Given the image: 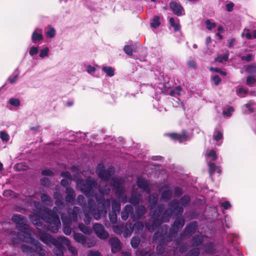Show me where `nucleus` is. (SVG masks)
Returning a JSON list of instances; mask_svg holds the SVG:
<instances>
[{
	"label": "nucleus",
	"mask_w": 256,
	"mask_h": 256,
	"mask_svg": "<svg viewBox=\"0 0 256 256\" xmlns=\"http://www.w3.org/2000/svg\"><path fill=\"white\" fill-rule=\"evenodd\" d=\"M114 169L112 166H110L107 170L104 168L103 164H98L96 167V172L98 176L103 180L100 182L98 186V191L101 196H96V199L98 203L96 206L94 200L90 198L88 203L82 206V209L84 214V221L86 224H88L91 221L92 216L98 220L102 216L106 214L107 210L110 208V200H104V196L108 195L110 191L109 187H108L107 180L114 174Z\"/></svg>",
	"instance_id": "1"
},
{
	"label": "nucleus",
	"mask_w": 256,
	"mask_h": 256,
	"mask_svg": "<svg viewBox=\"0 0 256 256\" xmlns=\"http://www.w3.org/2000/svg\"><path fill=\"white\" fill-rule=\"evenodd\" d=\"M158 200V194L151 195L148 202L151 205L150 215L152 220V224L150 226L146 224V227L148 230L154 231L155 228L160 225L163 222H168L169 218L173 214L176 216L180 215L183 212L182 206L187 204L190 201L188 196H184L180 200V202L176 200H172L170 204V208L166 210L161 216L162 208L158 207L157 210L154 209Z\"/></svg>",
	"instance_id": "2"
},
{
	"label": "nucleus",
	"mask_w": 256,
	"mask_h": 256,
	"mask_svg": "<svg viewBox=\"0 0 256 256\" xmlns=\"http://www.w3.org/2000/svg\"><path fill=\"white\" fill-rule=\"evenodd\" d=\"M62 200V196L60 195V198L56 200L55 201V204L57 206H54L52 212L48 208L42 206L40 202L30 201V202H33L34 206L37 210L36 212L30 216L32 224L36 226H40L42 225L41 220H43L48 224L50 230L54 233H56L60 226V222L58 214L60 212L58 206L64 207Z\"/></svg>",
	"instance_id": "3"
},
{
	"label": "nucleus",
	"mask_w": 256,
	"mask_h": 256,
	"mask_svg": "<svg viewBox=\"0 0 256 256\" xmlns=\"http://www.w3.org/2000/svg\"><path fill=\"white\" fill-rule=\"evenodd\" d=\"M12 220L16 224V226L19 230L18 234V238L26 242L32 244V246L27 244H22L21 246L22 251L28 255L34 253H38L40 256H46L44 251L40 246V242H36L31 237L33 231L28 228L26 223V218L18 214H14L12 217Z\"/></svg>",
	"instance_id": "4"
},
{
	"label": "nucleus",
	"mask_w": 256,
	"mask_h": 256,
	"mask_svg": "<svg viewBox=\"0 0 256 256\" xmlns=\"http://www.w3.org/2000/svg\"><path fill=\"white\" fill-rule=\"evenodd\" d=\"M38 236L42 242L46 244H52L55 246L54 253L56 256H63L64 246H66L68 250L73 254H77V250L75 247L70 244V241L64 236L58 237L56 239L47 233L38 232Z\"/></svg>",
	"instance_id": "5"
},
{
	"label": "nucleus",
	"mask_w": 256,
	"mask_h": 256,
	"mask_svg": "<svg viewBox=\"0 0 256 256\" xmlns=\"http://www.w3.org/2000/svg\"><path fill=\"white\" fill-rule=\"evenodd\" d=\"M97 183L94 179L88 178L86 181L78 180L76 182V188L86 196H94Z\"/></svg>",
	"instance_id": "6"
},
{
	"label": "nucleus",
	"mask_w": 256,
	"mask_h": 256,
	"mask_svg": "<svg viewBox=\"0 0 256 256\" xmlns=\"http://www.w3.org/2000/svg\"><path fill=\"white\" fill-rule=\"evenodd\" d=\"M112 184L116 190V195L118 198L122 202H127V197L124 194V183L122 178L112 179Z\"/></svg>",
	"instance_id": "7"
},
{
	"label": "nucleus",
	"mask_w": 256,
	"mask_h": 256,
	"mask_svg": "<svg viewBox=\"0 0 256 256\" xmlns=\"http://www.w3.org/2000/svg\"><path fill=\"white\" fill-rule=\"evenodd\" d=\"M68 216H64V214H62L61 216L62 222L65 224H69L72 222L78 221V218L80 216L82 212L78 207L74 206L72 210H68Z\"/></svg>",
	"instance_id": "8"
},
{
	"label": "nucleus",
	"mask_w": 256,
	"mask_h": 256,
	"mask_svg": "<svg viewBox=\"0 0 256 256\" xmlns=\"http://www.w3.org/2000/svg\"><path fill=\"white\" fill-rule=\"evenodd\" d=\"M96 235L100 239H106L108 237V233L105 230L104 226L99 224H95L93 226Z\"/></svg>",
	"instance_id": "9"
},
{
	"label": "nucleus",
	"mask_w": 256,
	"mask_h": 256,
	"mask_svg": "<svg viewBox=\"0 0 256 256\" xmlns=\"http://www.w3.org/2000/svg\"><path fill=\"white\" fill-rule=\"evenodd\" d=\"M129 216H130L132 219L134 221L136 220V214L133 212V208L132 206L128 204L125 206L122 212L121 217L122 220H126Z\"/></svg>",
	"instance_id": "10"
},
{
	"label": "nucleus",
	"mask_w": 256,
	"mask_h": 256,
	"mask_svg": "<svg viewBox=\"0 0 256 256\" xmlns=\"http://www.w3.org/2000/svg\"><path fill=\"white\" fill-rule=\"evenodd\" d=\"M170 6L173 12L178 16H180L184 14V10L182 6L176 2H171L170 4Z\"/></svg>",
	"instance_id": "11"
},
{
	"label": "nucleus",
	"mask_w": 256,
	"mask_h": 256,
	"mask_svg": "<svg viewBox=\"0 0 256 256\" xmlns=\"http://www.w3.org/2000/svg\"><path fill=\"white\" fill-rule=\"evenodd\" d=\"M109 242L111 245L112 251V252L116 253L120 250V242L118 238H112L110 239Z\"/></svg>",
	"instance_id": "12"
},
{
	"label": "nucleus",
	"mask_w": 256,
	"mask_h": 256,
	"mask_svg": "<svg viewBox=\"0 0 256 256\" xmlns=\"http://www.w3.org/2000/svg\"><path fill=\"white\" fill-rule=\"evenodd\" d=\"M138 186L144 191L150 192V188L148 182L142 178H138L137 181Z\"/></svg>",
	"instance_id": "13"
},
{
	"label": "nucleus",
	"mask_w": 256,
	"mask_h": 256,
	"mask_svg": "<svg viewBox=\"0 0 256 256\" xmlns=\"http://www.w3.org/2000/svg\"><path fill=\"white\" fill-rule=\"evenodd\" d=\"M66 194L65 197L66 202L74 204L76 196L74 190L69 187H67L66 190Z\"/></svg>",
	"instance_id": "14"
},
{
	"label": "nucleus",
	"mask_w": 256,
	"mask_h": 256,
	"mask_svg": "<svg viewBox=\"0 0 256 256\" xmlns=\"http://www.w3.org/2000/svg\"><path fill=\"white\" fill-rule=\"evenodd\" d=\"M184 224V219L178 218L176 219L173 224L172 228L171 229V234L176 232L179 228L183 227Z\"/></svg>",
	"instance_id": "15"
},
{
	"label": "nucleus",
	"mask_w": 256,
	"mask_h": 256,
	"mask_svg": "<svg viewBox=\"0 0 256 256\" xmlns=\"http://www.w3.org/2000/svg\"><path fill=\"white\" fill-rule=\"evenodd\" d=\"M169 136L172 138L177 140L180 142H185L188 138V136L184 132L182 134H170Z\"/></svg>",
	"instance_id": "16"
},
{
	"label": "nucleus",
	"mask_w": 256,
	"mask_h": 256,
	"mask_svg": "<svg viewBox=\"0 0 256 256\" xmlns=\"http://www.w3.org/2000/svg\"><path fill=\"white\" fill-rule=\"evenodd\" d=\"M43 38L42 35V30L41 29L36 28L32 33V41L36 43L41 40Z\"/></svg>",
	"instance_id": "17"
},
{
	"label": "nucleus",
	"mask_w": 256,
	"mask_h": 256,
	"mask_svg": "<svg viewBox=\"0 0 256 256\" xmlns=\"http://www.w3.org/2000/svg\"><path fill=\"white\" fill-rule=\"evenodd\" d=\"M140 198V195L139 194H136L134 190H133L129 202L133 205H136L139 204Z\"/></svg>",
	"instance_id": "18"
},
{
	"label": "nucleus",
	"mask_w": 256,
	"mask_h": 256,
	"mask_svg": "<svg viewBox=\"0 0 256 256\" xmlns=\"http://www.w3.org/2000/svg\"><path fill=\"white\" fill-rule=\"evenodd\" d=\"M208 166L209 167V172L211 176L216 172L219 174L221 173L222 170L220 168L216 166L214 163L208 162Z\"/></svg>",
	"instance_id": "19"
},
{
	"label": "nucleus",
	"mask_w": 256,
	"mask_h": 256,
	"mask_svg": "<svg viewBox=\"0 0 256 256\" xmlns=\"http://www.w3.org/2000/svg\"><path fill=\"white\" fill-rule=\"evenodd\" d=\"M196 222H192L186 228L184 234L186 235H191L196 230Z\"/></svg>",
	"instance_id": "20"
},
{
	"label": "nucleus",
	"mask_w": 256,
	"mask_h": 256,
	"mask_svg": "<svg viewBox=\"0 0 256 256\" xmlns=\"http://www.w3.org/2000/svg\"><path fill=\"white\" fill-rule=\"evenodd\" d=\"M133 230L132 226L131 224L128 225H126L123 229L124 236L125 238L130 236L132 234Z\"/></svg>",
	"instance_id": "21"
},
{
	"label": "nucleus",
	"mask_w": 256,
	"mask_h": 256,
	"mask_svg": "<svg viewBox=\"0 0 256 256\" xmlns=\"http://www.w3.org/2000/svg\"><path fill=\"white\" fill-rule=\"evenodd\" d=\"M178 21V19L174 20L173 18H170V24L174 28L175 31H178L180 28V26Z\"/></svg>",
	"instance_id": "22"
},
{
	"label": "nucleus",
	"mask_w": 256,
	"mask_h": 256,
	"mask_svg": "<svg viewBox=\"0 0 256 256\" xmlns=\"http://www.w3.org/2000/svg\"><path fill=\"white\" fill-rule=\"evenodd\" d=\"M146 212V208L144 206H140L136 210V220L140 219L145 214Z\"/></svg>",
	"instance_id": "23"
},
{
	"label": "nucleus",
	"mask_w": 256,
	"mask_h": 256,
	"mask_svg": "<svg viewBox=\"0 0 256 256\" xmlns=\"http://www.w3.org/2000/svg\"><path fill=\"white\" fill-rule=\"evenodd\" d=\"M40 198H41L42 201V202L44 204H45L48 206H52V202L50 200V198L48 196L46 195L45 194H42Z\"/></svg>",
	"instance_id": "24"
},
{
	"label": "nucleus",
	"mask_w": 256,
	"mask_h": 256,
	"mask_svg": "<svg viewBox=\"0 0 256 256\" xmlns=\"http://www.w3.org/2000/svg\"><path fill=\"white\" fill-rule=\"evenodd\" d=\"M204 240V238L202 235H198L194 237L192 240V242L193 246H198L202 243V242Z\"/></svg>",
	"instance_id": "25"
},
{
	"label": "nucleus",
	"mask_w": 256,
	"mask_h": 256,
	"mask_svg": "<svg viewBox=\"0 0 256 256\" xmlns=\"http://www.w3.org/2000/svg\"><path fill=\"white\" fill-rule=\"evenodd\" d=\"M74 239L78 242L81 243L82 245L86 241V237L81 234L76 233L74 234Z\"/></svg>",
	"instance_id": "26"
},
{
	"label": "nucleus",
	"mask_w": 256,
	"mask_h": 256,
	"mask_svg": "<svg viewBox=\"0 0 256 256\" xmlns=\"http://www.w3.org/2000/svg\"><path fill=\"white\" fill-rule=\"evenodd\" d=\"M102 70L106 73L108 76H114V69L110 66H103Z\"/></svg>",
	"instance_id": "27"
},
{
	"label": "nucleus",
	"mask_w": 256,
	"mask_h": 256,
	"mask_svg": "<svg viewBox=\"0 0 256 256\" xmlns=\"http://www.w3.org/2000/svg\"><path fill=\"white\" fill-rule=\"evenodd\" d=\"M248 108V112L251 113L256 111V104L250 101L244 105Z\"/></svg>",
	"instance_id": "28"
},
{
	"label": "nucleus",
	"mask_w": 256,
	"mask_h": 256,
	"mask_svg": "<svg viewBox=\"0 0 256 256\" xmlns=\"http://www.w3.org/2000/svg\"><path fill=\"white\" fill-rule=\"evenodd\" d=\"M172 195V192L170 190H164L162 194L161 199L164 200H168L170 199Z\"/></svg>",
	"instance_id": "29"
},
{
	"label": "nucleus",
	"mask_w": 256,
	"mask_h": 256,
	"mask_svg": "<svg viewBox=\"0 0 256 256\" xmlns=\"http://www.w3.org/2000/svg\"><path fill=\"white\" fill-rule=\"evenodd\" d=\"M120 209V204L114 199L112 200V212H119Z\"/></svg>",
	"instance_id": "30"
},
{
	"label": "nucleus",
	"mask_w": 256,
	"mask_h": 256,
	"mask_svg": "<svg viewBox=\"0 0 256 256\" xmlns=\"http://www.w3.org/2000/svg\"><path fill=\"white\" fill-rule=\"evenodd\" d=\"M206 156L208 158H211L212 160H216L217 156L216 152L213 150H208L206 153Z\"/></svg>",
	"instance_id": "31"
},
{
	"label": "nucleus",
	"mask_w": 256,
	"mask_h": 256,
	"mask_svg": "<svg viewBox=\"0 0 256 256\" xmlns=\"http://www.w3.org/2000/svg\"><path fill=\"white\" fill-rule=\"evenodd\" d=\"M132 228L136 233L138 232L143 230L144 224L142 222H137L134 224Z\"/></svg>",
	"instance_id": "32"
},
{
	"label": "nucleus",
	"mask_w": 256,
	"mask_h": 256,
	"mask_svg": "<svg viewBox=\"0 0 256 256\" xmlns=\"http://www.w3.org/2000/svg\"><path fill=\"white\" fill-rule=\"evenodd\" d=\"M140 240L138 236H134L131 240V245L132 247L136 248L138 246Z\"/></svg>",
	"instance_id": "33"
},
{
	"label": "nucleus",
	"mask_w": 256,
	"mask_h": 256,
	"mask_svg": "<svg viewBox=\"0 0 256 256\" xmlns=\"http://www.w3.org/2000/svg\"><path fill=\"white\" fill-rule=\"evenodd\" d=\"M112 228L114 232L116 234H120L123 232V229L124 228V226L121 225H116L114 226Z\"/></svg>",
	"instance_id": "34"
},
{
	"label": "nucleus",
	"mask_w": 256,
	"mask_h": 256,
	"mask_svg": "<svg viewBox=\"0 0 256 256\" xmlns=\"http://www.w3.org/2000/svg\"><path fill=\"white\" fill-rule=\"evenodd\" d=\"M0 138L2 141L8 142L10 140V136L6 132L1 131L0 132Z\"/></svg>",
	"instance_id": "35"
},
{
	"label": "nucleus",
	"mask_w": 256,
	"mask_h": 256,
	"mask_svg": "<svg viewBox=\"0 0 256 256\" xmlns=\"http://www.w3.org/2000/svg\"><path fill=\"white\" fill-rule=\"evenodd\" d=\"M181 88L180 86L176 87L174 89L170 90V95L172 96H179L181 92Z\"/></svg>",
	"instance_id": "36"
},
{
	"label": "nucleus",
	"mask_w": 256,
	"mask_h": 256,
	"mask_svg": "<svg viewBox=\"0 0 256 256\" xmlns=\"http://www.w3.org/2000/svg\"><path fill=\"white\" fill-rule=\"evenodd\" d=\"M78 228L80 231L86 234H90L91 232L90 228L83 224H80Z\"/></svg>",
	"instance_id": "37"
},
{
	"label": "nucleus",
	"mask_w": 256,
	"mask_h": 256,
	"mask_svg": "<svg viewBox=\"0 0 256 256\" xmlns=\"http://www.w3.org/2000/svg\"><path fill=\"white\" fill-rule=\"evenodd\" d=\"M242 36L244 37L246 36L247 39L250 40L254 38H253V34H252L250 32V30L248 29H244L242 34Z\"/></svg>",
	"instance_id": "38"
},
{
	"label": "nucleus",
	"mask_w": 256,
	"mask_h": 256,
	"mask_svg": "<svg viewBox=\"0 0 256 256\" xmlns=\"http://www.w3.org/2000/svg\"><path fill=\"white\" fill-rule=\"evenodd\" d=\"M49 48L48 47H46L40 50L39 56L41 58H44L47 56L49 52Z\"/></svg>",
	"instance_id": "39"
},
{
	"label": "nucleus",
	"mask_w": 256,
	"mask_h": 256,
	"mask_svg": "<svg viewBox=\"0 0 256 256\" xmlns=\"http://www.w3.org/2000/svg\"><path fill=\"white\" fill-rule=\"evenodd\" d=\"M95 244L96 242L94 240L86 238V241L84 243L83 246L85 247L91 248L94 246L95 245Z\"/></svg>",
	"instance_id": "40"
},
{
	"label": "nucleus",
	"mask_w": 256,
	"mask_h": 256,
	"mask_svg": "<svg viewBox=\"0 0 256 256\" xmlns=\"http://www.w3.org/2000/svg\"><path fill=\"white\" fill-rule=\"evenodd\" d=\"M160 18L158 16L154 17L152 22H151V26L152 28H156L160 25Z\"/></svg>",
	"instance_id": "41"
},
{
	"label": "nucleus",
	"mask_w": 256,
	"mask_h": 256,
	"mask_svg": "<svg viewBox=\"0 0 256 256\" xmlns=\"http://www.w3.org/2000/svg\"><path fill=\"white\" fill-rule=\"evenodd\" d=\"M109 218L110 222L115 224L117 222V214L116 212H112L109 214Z\"/></svg>",
	"instance_id": "42"
},
{
	"label": "nucleus",
	"mask_w": 256,
	"mask_h": 256,
	"mask_svg": "<svg viewBox=\"0 0 256 256\" xmlns=\"http://www.w3.org/2000/svg\"><path fill=\"white\" fill-rule=\"evenodd\" d=\"M213 137L215 140L218 141L220 140L222 138L223 134L220 131H216L214 134Z\"/></svg>",
	"instance_id": "43"
},
{
	"label": "nucleus",
	"mask_w": 256,
	"mask_h": 256,
	"mask_svg": "<svg viewBox=\"0 0 256 256\" xmlns=\"http://www.w3.org/2000/svg\"><path fill=\"white\" fill-rule=\"evenodd\" d=\"M246 70L247 72L253 74L256 72V65L250 64L246 67Z\"/></svg>",
	"instance_id": "44"
},
{
	"label": "nucleus",
	"mask_w": 256,
	"mask_h": 256,
	"mask_svg": "<svg viewBox=\"0 0 256 256\" xmlns=\"http://www.w3.org/2000/svg\"><path fill=\"white\" fill-rule=\"evenodd\" d=\"M206 28L208 30H211L213 28H214L216 26V24L215 22H212L210 20H208L206 21Z\"/></svg>",
	"instance_id": "45"
},
{
	"label": "nucleus",
	"mask_w": 256,
	"mask_h": 256,
	"mask_svg": "<svg viewBox=\"0 0 256 256\" xmlns=\"http://www.w3.org/2000/svg\"><path fill=\"white\" fill-rule=\"evenodd\" d=\"M46 34L48 37L53 38L56 35V30L54 28L50 27L48 30L46 32Z\"/></svg>",
	"instance_id": "46"
},
{
	"label": "nucleus",
	"mask_w": 256,
	"mask_h": 256,
	"mask_svg": "<svg viewBox=\"0 0 256 256\" xmlns=\"http://www.w3.org/2000/svg\"><path fill=\"white\" fill-rule=\"evenodd\" d=\"M10 104L14 106H18L20 105V101L18 98H11L9 100Z\"/></svg>",
	"instance_id": "47"
},
{
	"label": "nucleus",
	"mask_w": 256,
	"mask_h": 256,
	"mask_svg": "<svg viewBox=\"0 0 256 256\" xmlns=\"http://www.w3.org/2000/svg\"><path fill=\"white\" fill-rule=\"evenodd\" d=\"M228 54H224L222 56H218L216 58L215 60L216 62H222L224 60V61L227 60H228Z\"/></svg>",
	"instance_id": "48"
},
{
	"label": "nucleus",
	"mask_w": 256,
	"mask_h": 256,
	"mask_svg": "<svg viewBox=\"0 0 256 256\" xmlns=\"http://www.w3.org/2000/svg\"><path fill=\"white\" fill-rule=\"evenodd\" d=\"M200 250L199 248H194L189 252L188 256H198L200 253Z\"/></svg>",
	"instance_id": "49"
},
{
	"label": "nucleus",
	"mask_w": 256,
	"mask_h": 256,
	"mask_svg": "<svg viewBox=\"0 0 256 256\" xmlns=\"http://www.w3.org/2000/svg\"><path fill=\"white\" fill-rule=\"evenodd\" d=\"M234 110V109L232 107H229L226 110L223 111V114L224 116H231L232 113Z\"/></svg>",
	"instance_id": "50"
},
{
	"label": "nucleus",
	"mask_w": 256,
	"mask_h": 256,
	"mask_svg": "<svg viewBox=\"0 0 256 256\" xmlns=\"http://www.w3.org/2000/svg\"><path fill=\"white\" fill-rule=\"evenodd\" d=\"M38 52V47L36 46H32L30 48L29 54L31 56H32L34 54H36Z\"/></svg>",
	"instance_id": "51"
},
{
	"label": "nucleus",
	"mask_w": 256,
	"mask_h": 256,
	"mask_svg": "<svg viewBox=\"0 0 256 256\" xmlns=\"http://www.w3.org/2000/svg\"><path fill=\"white\" fill-rule=\"evenodd\" d=\"M247 92L248 91L246 90H245L243 88H240L237 92V94L241 97H244V95L247 94Z\"/></svg>",
	"instance_id": "52"
},
{
	"label": "nucleus",
	"mask_w": 256,
	"mask_h": 256,
	"mask_svg": "<svg viewBox=\"0 0 256 256\" xmlns=\"http://www.w3.org/2000/svg\"><path fill=\"white\" fill-rule=\"evenodd\" d=\"M256 81V78L253 76H248L246 78V84L248 85L254 84Z\"/></svg>",
	"instance_id": "53"
},
{
	"label": "nucleus",
	"mask_w": 256,
	"mask_h": 256,
	"mask_svg": "<svg viewBox=\"0 0 256 256\" xmlns=\"http://www.w3.org/2000/svg\"><path fill=\"white\" fill-rule=\"evenodd\" d=\"M236 43L235 38H230L228 40V46L230 48H232L234 47V45Z\"/></svg>",
	"instance_id": "54"
},
{
	"label": "nucleus",
	"mask_w": 256,
	"mask_h": 256,
	"mask_svg": "<svg viewBox=\"0 0 256 256\" xmlns=\"http://www.w3.org/2000/svg\"><path fill=\"white\" fill-rule=\"evenodd\" d=\"M124 50L125 52L129 56H131L132 54V49L129 46H125L124 48Z\"/></svg>",
	"instance_id": "55"
},
{
	"label": "nucleus",
	"mask_w": 256,
	"mask_h": 256,
	"mask_svg": "<svg viewBox=\"0 0 256 256\" xmlns=\"http://www.w3.org/2000/svg\"><path fill=\"white\" fill-rule=\"evenodd\" d=\"M252 54H248L246 56H242L241 57V59L242 60H246V62H250V60H252Z\"/></svg>",
	"instance_id": "56"
},
{
	"label": "nucleus",
	"mask_w": 256,
	"mask_h": 256,
	"mask_svg": "<svg viewBox=\"0 0 256 256\" xmlns=\"http://www.w3.org/2000/svg\"><path fill=\"white\" fill-rule=\"evenodd\" d=\"M40 183L42 186H48L50 184V180L48 178H44L40 180Z\"/></svg>",
	"instance_id": "57"
},
{
	"label": "nucleus",
	"mask_w": 256,
	"mask_h": 256,
	"mask_svg": "<svg viewBox=\"0 0 256 256\" xmlns=\"http://www.w3.org/2000/svg\"><path fill=\"white\" fill-rule=\"evenodd\" d=\"M61 176L62 177H64L66 178H68V180H72V177L70 174L68 172H64L61 173Z\"/></svg>",
	"instance_id": "58"
},
{
	"label": "nucleus",
	"mask_w": 256,
	"mask_h": 256,
	"mask_svg": "<svg viewBox=\"0 0 256 256\" xmlns=\"http://www.w3.org/2000/svg\"><path fill=\"white\" fill-rule=\"evenodd\" d=\"M42 174L44 176H52L54 174L53 172L50 170H44L42 171Z\"/></svg>",
	"instance_id": "59"
},
{
	"label": "nucleus",
	"mask_w": 256,
	"mask_h": 256,
	"mask_svg": "<svg viewBox=\"0 0 256 256\" xmlns=\"http://www.w3.org/2000/svg\"><path fill=\"white\" fill-rule=\"evenodd\" d=\"M84 196H82V195H79L77 198L78 202L80 206L82 205V203L84 202Z\"/></svg>",
	"instance_id": "60"
},
{
	"label": "nucleus",
	"mask_w": 256,
	"mask_h": 256,
	"mask_svg": "<svg viewBox=\"0 0 256 256\" xmlns=\"http://www.w3.org/2000/svg\"><path fill=\"white\" fill-rule=\"evenodd\" d=\"M222 206L224 209L227 210L231 207V205L229 202L226 201L222 204Z\"/></svg>",
	"instance_id": "61"
},
{
	"label": "nucleus",
	"mask_w": 256,
	"mask_h": 256,
	"mask_svg": "<svg viewBox=\"0 0 256 256\" xmlns=\"http://www.w3.org/2000/svg\"><path fill=\"white\" fill-rule=\"evenodd\" d=\"M212 80H213V81L214 82V83L216 85H218L221 80V79L220 78L219 76H217V75L213 76Z\"/></svg>",
	"instance_id": "62"
},
{
	"label": "nucleus",
	"mask_w": 256,
	"mask_h": 256,
	"mask_svg": "<svg viewBox=\"0 0 256 256\" xmlns=\"http://www.w3.org/2000/svg\"><path fill=\"white\" fill-rule=\"evenodd\" d=\"M234 4L232 2H230L226 5V10L228 12H231L234 8Z\"/></svg>",
	"instance_id": "63"
},
{
	"label": "nucleus",
	"mask_w": 256,
	"mask_h": 256,
	"mask_svg": "<svg viewBox=\"0 0 256 256\" xmlns=\"http://www.w3.org/2000/svg\"><path fill=\"white\" fill-rule=\"evenodd\" d=\"M88 256H100V254L98 251H90L88 253Z\"/></svg>",
	"instance_id": "64"
}]
</instances>
